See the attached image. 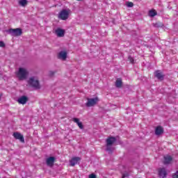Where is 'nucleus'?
Listing matches in <instances>:
<instances>
[{"instance_id":"a211bd4d","label":"nucleus","mask_w":178,"mask_h":178,"mask_svg":"<svg viewBox=\"0 0 178 178\" xmlns=\"http://www.w3.org/2000/svg\"><path fill=\"white\" fill-rule=\"evenodd\" d=\"M122 86H123V81H122V78L117 79L115 81V87H117V88H122Z\"/></svg>"},{"instance_id":"412c9836","label":"nucleus","mask_w":178,"mask_h":178,"mask_svg":"<svg viewBox=\"0 0 178 178\" xmlns=\"http://www.w3.org/2000/svg\"><path fill=\"white\" fill-rule=\"evenodd\" d=\"M106 151H107L108 154H112V152H113V149L112 148V145H106Z\"/></svg>"},{"instance_id":"aec40b11","label":"nucleus","mask_w":178,"mask_h":178,"mask_svg":"<svg viewBox=\"0 0 178 178\" xmlns=\"http://www.w3.org/2000/svg\"><path fill=\"white\" fill-rule=\"evenodd\" d=\"M18 3L24 8L27 5L28 2L27 0H19Z\"/></svg>"},{"instance_id":"a878e982","label":"nucleus","mask_w":178,"mask_h":178,"mask_svg":"<svg viewBox=\"0 0 178 178\" xmlns=\"http://www.w3.org/2000/svg\"><path fill=\"white\" fill-rule=\"evenodd\" d=\"M0 47L1 48H3L5 47V42H2V41H0Z\"/></svg>"},{"instance_id":"4468645a","label":"nucleus","mask_w":178,"mask_h":178,"mask_svg":"<svg viewBox=\"0 0 178 178\" xmlns=\"http://www.w3.org/2000/svg\"><path fill=\"white\" fill-rule=\"evenodd\" d=\"M55 33L56 34L57 37H65V30L60 28L56 29Z\"/></svg>"},{"instance_id":"5701e85b","label":"nucleus","mask_w":178,"mask_h":178,"mask_svg":"<svg viewBox=\"0 0 178 178\" xmlns=\"http://www.w3.org/2000/svg\"><path fill=\"white\" fill-rule=\"evenodd\" d=\"M127 8H133V6H134V3H133L131 1H128L127 3Z\"/></svg>"},{"instance_id":"6e6552de","label":"nucleus","mask_w":178,"mask_h":178,"mask_svg":"<svg viewBox=\"0 0 178 178\" xmlns=\"http://www.w3.org/2000/svg\"><path fill=\"white\" fill-rule=\"evenodd\" d=\"M55 157L50 156L46 159V163L47 166H49L50 168H52L54 166V164L55 163Z\"/></svg>"},{"instance_id":"423d86ee","label":"nucleus","mask_w":178,"mask_h":178,"mask_svg":"<svg viewBox=\"0 0 178 178\" xmlns=\"http://www.w3.org/2000/svg\"><path fill=\"white\" fill-rule=\"evenodd\" d=\"M17 102L21 105H26V104L29 102V97L26 95L21 96L19 98H18Z\"/></svg>"},{"instance_id":"4be33fe9","label":"nucleus","mask_w":178,"mask_h":178,"mask_svg":"<svg viewBox=\"0 0 178 178\" xmlns=\"http://www.w3.org/2000/svg\"><path fill=\"white\" fill-rule=\"evenodd\" d=\"M128 60L130 62V63L134 65V58L131 57V56L128 57Z\"/></svg>"},{"instance_id":"6ab92c4d","label":"nucleus","mask_w":178,"mask_h":178,"mask_svg":"<svg viewBox=\"0 0 178 178\" xmlns=\"http://www.w3.org/2000/svg\"><path fill=\"white\" fill-rule=\"evenodd\" d=\"M156 15H158V13L155 10H151L149 11V16L150 17H154L156 16Z\"/></svg>"},{"instance_id":"bb28decb","label":"nucleus","mask_w":178,"mask_h":178,"mask_svg":"<svg viewBox=\"0 0 178 178\" xmlns=\"http://www.w3.org/2000/svg\"><path fill=\"white\" fill-rule=\"evenodd\" d=\"M54 74H55V72H54V71H50V72H49V76H54Z\"/></svg>"},{"instance_id":"f8f14e48","label":"nucleus","mask_w":178,"mask_h":178,"mask_svg":"<svg viewBox=\"0 0 178 178\" xmlns=\"http://www.w3.org/2000/svg\"><path fill=\"white\" fill-rule=\"evenodd\" d=\"M72 122L76 123L77 126L79 127V129H81V130H83V129H84V125H83V122H80V120L79 118H72Z\"/></svg>"},{"instance_id":"ddd939ff","label":"nucleus","mask_w":178,"mask_h":178,"mask_svg":"<svg viewBox=\"0 0 178 178\" xmlns=\"http://www.w3.org/2000/svg\"><path fill=\"white\" fill-rule=\"evenodd\" d=\"M81 159L80 157H73L70 161V166H74V165H77V163H79V161H81Z\"/></svg>"},{"instance_id":"39448f33","label":"nucleus","mask_w":178,"mask_h":178,"mask_svg":"<svg viewBox=\"0 0 178 178\" xmlns=\"http://www.w3.org/2000/svg\"><path fill=\"white\" fill-rule=\"evenodd\" d=\"M99 101V99L98 97L88 98L87 102L86 103V106H87V108H91V106H95V105L98 104Z\"/></svg>"},{"instance_id":"7ed1b4c3","label":"nucleus","mask_w":178,"mask_h":178,"mask_svg":"<svg viewBox=\"0 0 178 178\" xmlns=\"http://www.w3.org/2000/svg\"><path fill=\"white\" fill-rule=\"evenodd\" d=\"M71 13L72 10L70 9H63L59 13L58 19H60V20H67Z\"/></svg>"},{"instance_id":"c756f323","label":"nucleus","mask_w":178,"mask_h":178,"mask_svg":"<svg viewBox=\"0 0 178 178\" xmlns=\"http://www.w3.org/2000/svg\"><path fill=\"white\" fill-rule=\"evenodd\" d=\"M77 1H83V0H77Z\"/></svg>"},{"instance_id":"f257e3e1","label":"nucleus","mask_w":178,"mask_h":178,"mask_svg":"<svg viewBox=\"0 0 178 178\" xmlns=\"http://www.w3.org/2000/svg\"><path fill=\"white\" fill-rule=\"evenodd\" d=\"M15 74L19 80H26L29 76V71L26 68L19 67Z\"/></svg>"},{"instance_id":"f03ea898","label":"nucleus","mask_w":178,"mask_h":178,"mask_svg":"<svg viewBox=\"0 0 178 178\" xmlns=\"http://www.w3.org/2000/svg\"><path fill=\"white\" fill-rule=\"evenodd\" d=\"M28 84L30 86V87H32L35 90H40L41 88V85H40V81L35 77L32 76L29 78V80L28 81Z\"/></svg>"},{"instance_id":"c85d7f7f","label":"nucleus","mask_w":178,"mask_h":178,"mask_svg":"<svg viewBox=\"0 0 178 178\" xmlns=\"http://www.w3.org/2000/svg\"><path fill=\"white\" fill-rule=\"evenodd\" d=\"M154 27H159V24L158 23L154 24Z\"/></svg>"},{"instance_id":"cd10ccee","label":"nucleus","mask_w":178,"mask_h":178,"mask_svg":"<svg viewBox=\"0 0 178 178\" xmlns=\"http://www.w3.org/2000/svg\"><path fill=\"white\" fill-rule=\"evenodd\" d=\"M122 176H123V178L129 177V173H124L122 175Z\"/></svg>"},{"instance_id":"20e7f679","label":"nucleus","mask_w":178,"mask_h":178,"mask_svg":"<svg viewBox=\"0 0 178 178\" xmlns=\"http://www.w3.org/2000/svg\"><path fill=\"white\" fill-rule=\"evenodd\" d=\"M8 32L10 35H13V37H19V35L23 34V31L20 28L10 29Z\"/></svg>"},{"instance_id":"f3484780","label":"nucleus","mask_w":178,"mask_h":178,"mask_svg":"<svg viewBox=\"0 0 178 178\" xmlns=\"http://www.w3.org/2000/svg\"><path fill=\"white\" fill-rule=\"evenodd\" d=\"M167 175L168 172H166V169L163 168L159 169V175L160 176V177L165 178L166 177Z\"/></svg>"},{"instance_id":"dca6fc26","label":"nucleus","mask_w":178,"mask_h":178,"mask_svg":"<svg viewBox=\"0 0 178 178\" xmlns=\"http://www.w3.org/2000/svg\"><path fill=\"white\" fill-rule=\"evenodd\" d=\"M172 161H173V158H172V156L167 155L164 156L163 164L169 165V163H171Z\"/></svg>"},{"instance_id":"1a4fd4ad","label":"nucleus","mask_w":178,"mask_h":178,"mask_svg":"<svg viewBox=\"0 0 178 178\" xmlns=\"http://www.w3.org/2000/svg\"><path fill=\"white\" fill-rule=\"evenodd\" d=\"M106 145H113L116 143V138L110 136L106 140Z\"/></svg>"},{"instance_id":"9b49d317","label":"nucleus","mask_w":178,"mask_h":178,"mask_svg":"<svg viewBox=\"0 0 178 178\" xmlns=\"http://www.w3.org/2000/svg\"><path fill=\"white\" fill-rule=\"evenodd\" d=\"M154 76L161 81H162V80H163V78L165 77V75H163V74H162V72L160 70H156L154 72Z\"/></svg>"},{"instance_id":"393cba45","label":"nucleus","mask_w":178,"mask_h":178,"mask_svg":"<svg viewBox=\"0 0 178 178\" xmlns=\"http://www.w3.org/2000/svg\"><path fill=\"white\" fill-rule=\"evenodd\" d=\"M89 178H97V175H95L94 173H92L89 175Z\"/></svg>"},{"instance_id":"9d476101","label":"nucleus","mask_w":178,"mask_h":178,"mask_svg":"<svg viewBox=\"0 0 178 178\" xmlns=\"http://www.w3.org/2000/svg\"><path fill=\"white\" fill-rule=\"evenodd\" d=\"M67 58V52L65 51H60L58 54V58L65 60Z\"/></svg>"},{"instance_id":"b1692460","label":"nucleus","mask_w":178,"mask_h":178,"mask_svg":"<svg viewBox=\"0 0 178 178\" xmlns=\"http://www.w3.org/2000/svg\"><path fill=\"white\" fill-rule=\"evenodd\" d=\"M172 178H178V171L172 175Z\"/></svg>"},{"instance_id":"2eb2a0df","label":"nucleus","mask_w":178,"mask_h":178,"mask_svg":"<svg viewBox=\"0 0 178 178\" xmlns=\"http://www.w3.org/2000/svg\"><path fill=\"white\" fill-rule=\"evenodd\" d=\"M155 134L156 136H161V134H163V127L162 126H158L155 129Z\"/></svg>"},{"instance_id":"0eeeda50","label":"nucleus","mask_w":178,"mask_h":178,"mask_svg":"<svg viewBox=\"0 0 178 178\" xmlns=\"http://www.w3.org/2000/svg\"><path fill=\"white\" fill-rule=\"evenodd\" d=\"M13 136L15 140H19L21 143H24V136H23L22 134L19 132H14Z\"/></svg>"}]
</instances>
